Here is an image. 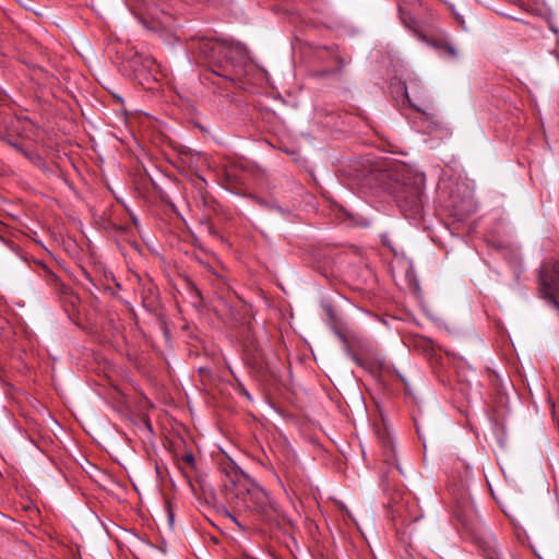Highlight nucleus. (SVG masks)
Masks as SVG:
<instances>
[{"instance_id":"nucleus-1","label":"nucleus","mask_w":559,"mask_h":559,"mask_svg":"<svg viewBox=\"0 0 559 559\" xmlns=\"http://www.w3.org/2000/svg\"><path fill=\"white\" fill-rule=\"evenodd\" d=\"M385 177L386 189L396 197L401 210L409 217L419 215L423 209L425 176L400 165Z\"/></svg>"},{"instance_id":"nucleus-11","label":"nucleus","mask_w":559,"mask_h":559,"mask_svg":"<svg viewBox=\"0 0 559 559\" xmlns=\"http://www.w3.org/2000/svg\"><path fill=\"white\" fill-rule=\"evenodd\" d=\"M236 49L240 52L243 50L241 47H237Z\"/></svg>"},{"instance_id":"nucleus-10","label":"nucleus","mask_w":559,"mask_h":559,"mask_svg":"<svg viewBox=\"0 0 559 559\" xmlns=\"http://www.w3.org/2000/svg\"><path fill=\"white\" fill-rule=\"evenodd\" d=\"M169 521H170V523H173V521H174V515L171 512H169Z\"/></svg>"},{"instance_id":"nucleus-5","label":"nucleus","mask_w":559,"mask_h":559,"mask_svg":"<svg viewBox=\"0 0 559 559\" xmlns=\"http://www.w3.org/2000/svg\"><path fill=\"white\" fill-rule=\"evenodd\" d=\"M130 64L135 73L143 74L147 72L152 74L154 80H157L155 75L158 73L159 66L152 57L136 53L131 58Z\"/></svg>"},{"instance_id":"nucleus-8","label":"nucleus","mask_w":559,"mask_h":559,"mask_svg":"<svg viewBox=\"0 0 559 559\" xmlns=\"http://www.w3.org/2000/svg\"><path fill=\"white\" fill-rule=\"evenodd\" d=\"M443 48H444V50H445L450 56H453V57H455V56H456V51H455V49H454L452 46H450V45H444V46H443Z\"/></svg>"},{"instance_id":"nucleus-9","label":"nucleus","mask_w":559,"mask_h":559,"mask_svg":"<svg viewBox=\"0 0 559 559\" xmlns=\"http://www.w3.org/2000/svg\"><path fill=\"white\" fill-rule=\"evenodd\" d=\"M185 460L188 462V463H193L194 462V456L192 453H189L186 455Z\"/></svg>"},{"instance_id":"nucleus-4","label":"nucleus","mask_w":559,"mask_h":559,"mask_svg":"<svg viewBox=\"0 0 559 559\" xmlns=\"http://www.w3.org/2000/svg\"><path fill=\"white\" fill-rule=\"evenodd\" d=\"M245 501L248 508L259 513H266L267 509L272 507V503L266 491L255 484H252L247 489Z\"/></svg>"},{"instance_id":"nucleus-3","label":"nucleus","mask_w":559,"mask_h":559,"mask_svg":"<svg viewBox=\"0 0 559 559\" xmlns=\"http://www.w3.org/2000/svg\"><path fill=\"white\" fill-rule=\"evenodd\" d=\"M542 293L559 308V263H545L540 269Z\"/></svg>"},{"instance_id":"nucleus-6","label":"nucleus","mask_w":559,"mask_h":559,"mask_svg":"<svg viewBox=\"0 0 559 559\" xmlns=\"http://www.w3.org/2000/svg\"><path fill=\"white\" fill-rule=\"evenodd\" d=\"M377 437L383 447V456L385 462L393 464L395 461V453L392 438L389 436L385 429H377Z\"/></svg>"},{"instance_id":"nucleus-2","label":"nucleus","mask_w":559,"mask_h":559,"mask_svg":"<svg viewBox=\"0 0 559 559\" xmlns=\"http://www.w3.org/2000/svg\"><path fill=\"white\" fill-rule=\"evenodd\" d=\"M135 15L140 19L145 28L152 32H158L166 27L168 17L159 16L155 0H135Z\"/></svg>"},{"instance_id":"nucleus-7","label":"nucleus","mask_w":559,"mask_h":559,"mask_svg":"<svg viewBox=\"0 0 559 559\" xmlns=\"http://www.w3.org/2000/svg\"><path fill=\"white\" fill-rule=\"evenodd\" d=\"M507 413V406L506 405H498L493 407V414L496 420L501 419Z\"/></svg>"}]
</instances>
